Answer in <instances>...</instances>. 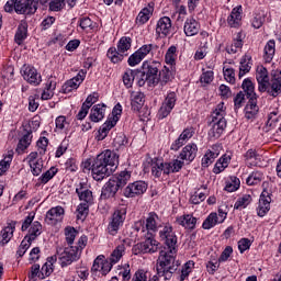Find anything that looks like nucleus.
<instances>
[{
  "mask_svg": "<svg viewBox=\"0 0 281 281\" xmlns=\"http://www.w3.org/2000/svg\"><path fill=\"white\" fill-rule=\"evenodd\" d=\"M260 108L258 106V97L248 99V103L245 108V117L246 120H254L258 115Z\"/></svg>",
  "mask_w": 281,
  "mask_h": 281,
  "instance_id": "21",
  "label": "nucleus"
},
{
  "mask_svg": "<svg viewBox=\"0 0 281 281\" xmlns=\"http://www.w3.org/2000/svg\"><path fill=\"white\" fill-rule=\"evenodd\" d=\"M256 78L259 85L258 90L260 93H265V91H267V85H269V71H267V68L257 70Z\"/></svg>",
  "mask_w": 281,
  "mask_h": 281,
  "instance_id": "23",
  "label": "nucleus"
},
{
  "mask_svg": "<svg viewBox=\"0 0 281 281\" xmlns=\"http://www.w3.org/2000/svg\"><path fill=\"white\" fill-rule=\"evenodd\" d=\"M218 225V214L211 213L203 222V229H212V227H216Z\"/></svg>",
  "mask_w": 281,
  "mask_h": 281,
  "instance_id": "46",
  "label": "nucleus"
},
{
  "mask_svg": "<svg viewBox=\"0 0 281 281\" xmlns=\"http://www.w3.org/2000/svg\"><path fill=\"white\" fill-rule=\"evenodd\" d=\"M170 30H172V21L170 20V18H161L157 23V34H164V36H168V34H170Z\"/></svg>",
  "mask_w": 281,
  "mask_h": 281,
  "instance_id": "28",
  "label": "nucleus"
},
{
  "mask_svg": "<svg viewBox=\"0 0 281 281\" xmlns=\"http://www.w3.org/2000/svg\"><path fill=\"white\" fill-rule=\"evenodd\" d=\"M113 146L116 150L125 148L126 144H128V138H126V134L123 132L113 134Z\"/></svg>",
  "mask_w": 281,
  "mask_h": 281,
  "instance_id": "40",
  "label": "nucleus"
},
{
  "mask_svg": "<svg viewBox=\"0 0 281 281\" xmlns=\"http://www.w3.org/2000/svg\"><path fill=\"white\" fill-rule=\"evenodd\" d=\"M193 136H194V128L187 127L186 130H183L180 136L171 144V149L179 150V148L188 144V139H192Z\"/></svg>",
  "mask_w": 281,
  "mask_h": 281,
  "instance_id": "19",
  "label": "nucleus"
},
{
  "mask_svg": "<svg viewBox=\"0 0 281 281\" xmlns=\"http://www.w3.org/2000/svg\"><path fill=\"white\" fill-rule=\"evenodd\" d=\"M159 216L156 213H149L146 220V228L150 234H155L157 232V220Z\"/></svg>",
  "mask_w": 281,
  "mask_h": 281,
  "instance_id": "45",
  "label": "nucleus"
},
{
  "mask_svg": "<svg viewBox=\"0 0 281 281\" xmlns=\"http://www.w3.org/2000/svg\"><path fill=\"white\" fill-rule=\"evenodd\" d=\"M216 157H218V151L207 150L202 158V167L209 168L211 164H214V159H216Z\"/></svg>",
  "mask_w": 281,
  "mask_h": 281,
  "instance_id": "47",
  "label": "nucleus"
},
{
  "mask_svg": "<svg viewBox=\"0 0 281 281\" xmlns=\"http://www.w3.org/2000/svg\"><path fill=\"white\" fill-rule=\"evenodd\" d=\"M65 8V0H52L49 2V10L52 12H60Z\"/></svg>",
  "mask_w": 281,
  "mask_h": 281,
  "instance_id": "58",
  "label": "nucleus"
},
{
  "mask_svg": "<svg viewBox=\"0 0 281 281\" xmlns=\"http://www.w3.org/2000/svg\"><path fill=\"white\" fill-rule=\"evenodd\" d=\"M16 14H34L37 10L36 1L34 0H15Z\"/></svg>",
  "mask_w": 281,
  "mask_h": 281,
  "instance_id": "14",
  "label": "nucleus"
},
{
  "mask_svg": "<svg viewBox=\"0 0 281 281\" xmlns=\"http://www.w3.org/2000/svg\"><path fill=\"white\" fill-rule=\"evenodd\" d=\"M209 126L211 127L209 131V136L211 139H218V137L223 135L225 128H227V120H225L223 116H220L218 119L212 117Z\"/></svg>",
  "mask_w": 281,
  "mask_h": 281,
  "instance_id": "9",
  "label": "nucleus"
},
{
  "mask_svg": "<svg viewBox=\"0 0 281 281\" xmlns=\"http://www.w3.org/2000/svg\"><path fill=\"white\" fill-rule=\"evenodd\" d=\"M143 58H146L148 54L151 56L159 52V46L157 44H145L138 50H136Z\"/></svg>",
  "mask_w": 281,
  "mask_h": 281,
  "instance_id": "41",
  "label": "nucleus"
},
{
  "mask_svg": "<svg viewBox=\"0 0 281 281\" xmlns=\"http://www.w3.org/2000/svg\"><path fill=\"white\" fill-rule=\"evenodd\" d=\"M175 104H177V93L169 92L158 111L159 120L168 117L175 109Z\"/></svg>",
  "mask_w": 281,
  "mask_h": 281,
  "instance_id": "10",
  "label": "nucleus"
},
{
  "mask_svg": "<svg viewBox=\"0 0 281 281\" xmlns=\"http://www.w3.org/2000/svg\"><path fill=\"white\" fill-rule=\"evenodd\" d=\"M170 80H172V70L165 66L158 74V85L166 87Z\"/></svg>",
  "mask_w": 281,
  "mask_h": 281,
  "instance_id": "37",
  "label": "nucleus"
},
{
  "mask_svg": "<svg viewBox=\"0 0 281 281\" xmlns=\"http://www.w3.org/2000/svg\"><path fill=\"white\" fill-rule=\"evenodd\" d=\"M56 172H58V170L52 167L49 170L43 173L41 177L42 183H47L48 181H50V179H54V177L56 176Z\"/></svg>",
  "mask_w": 281,
  "mask_h": 281,
  "instance_id": "59",
  "label": "nucleus"
},
{
  "mask_svg": "<svg viewBox=\"0 0 281 281\" xmlns=\"http://www.w3.org/2000/svg\"><path fill=\"white\" fill-rule=\"evenodd\" d=\"M10 164H12V156H7L0 161V177L10 170Z\"/></svg>",
  "mask_w": 281,
  "mask_h": 281,
  "instance_id": "55",
  "label": "nucleus"
},
{
  "mask_svg": "<svg viewBox=\"0 0 281 281\" xmlns=\"http://www.w3.org/2000/svg\"><path fill=\"white\" fill-rule=\"evenodd\" d=\"M111 269H113V265L109 259L104 258V255L98 256L92 265L91 271L92 273H101V276H106L111 272Z\"/></svg>",
  "mask_w": 281,
  "mask_h": 281,
  "instance_id": "11",
  "label": "nucleus"
},
{
  "mask_svg": "<svg viewBox=\"0 0 281 281\" xmlns=\"http://www.w3.org/2000/svg\"><path fill=\"white\" fill-rule=\"evenodd\" d=\"M143 57L138 54L136 50L134 54H132L127 60L130 67H135V65H139V63L143 61Z\"/></svg>",
  "mask_w": 281,
  "mask_h": 281,
  "instance_id": "61",
  "label": "nucleus"
},
{
  "mask_svg": "<svg viewBox=\"0 0 281 281\" xmlns=\"http://www.w3.org/2000/svg\"><path fill=\"white\" fill-rule=\"evenodd\" d=\"M151 11L148 8H144L136 18V23L139 25H144V23H148L150 19Z\"/></svg>",
  "mask_w": 281,
  "mask_h": 281,
  "instance_id": "49",
  "label": "nucleus"
},
{
  "mask_svg": "<svg viewBox=\"0 0 281 281\" xmlns=\"http://www.w3.org/2000/svg\"><path fill=\"white\" fill-rule=\"evenodd\" d=\"M241 89H244V92L246 93L248 100L251 98H258L256 94V87L254 86V82L251 79L246 78L241 83Z\"/></svg>",
  "mask_w": 281,
  "mask_h": 281,
  "instance_id": "39",
  "label": "nucleus"
},
{
  "mask_svg": "<svg viewBox=\"0 0 281 281\" xmlns=\"http://www.w3.org/2000/svg\"><path fill=\"white\" fill-rule=\"evenodd\" d=\"M23 78L29 82V85H33V87H38L41 82H43V78L41 77V74H38V70L34 67H25L23 70Z\"/></svg>",
  "mask_w": 281,
  "mask_h": 281,
  "instance_id": "16",
  "label": "nucleus"
},
{
  "mask_svg": "<svg viewBox=\"0 0 281 281\" xmlns=\"http://www.w3.org/2000/svg\"><path fill=\"white\" fill-rule=\"evenodd\" d=\"M77 235L78 231H76V228L71 226L65 228L66 243H68V245H72L74 240H76Z\"/></svg>",
  "mask_w": 281,
  "mask_h": 281,
  "instance_id": "53",
  "label": "nucleus"
},
{
  "mask_svg": "<svg viewBox=\"0 0 281 281\" xmlns=\"http://www.w3.org/2000/svg\"><path fill=\"white\" fill-rule=\"evenodd\" d=\"M201 30V24L194 20V18L187 19L184 22L186 36H196Z\"/></svg>",
  "mask_w": 281,
  "mask_h": 281,
  "instance_id": "25",
  "label": "nucleus"
},
{
  "mask_svg": "<svg viewBox=\"0 0 281 281\" xmlns=\"http://www.w3.org/2000/svg\"><path fill=\"white\" fill-rule=\"evenodd\" d=\"M76 192L80 201H85L87 205H89V203H93V192H91V190L80 187L76 189Z\"/></svg>",
  "mask_w": 281,
  "mask_h": 281,
  "instance_id": "43",
  "label": "nucleus"
},
{
  "mask_svg": "<svg viewBox=\"0 0 281 281\" xmlns=\"http://www.w3.org/2000/svg\"><path fill=\"white\" fill-rule=\"evenodd\" d=\"M158 249L159 241L149 237L145 241L136 244L132 251L135 256H139V254H155Z\"/></svg>",
  "mask_w": 281,
  "mask_h": 281,
  "instance_id": "7",
  "label": "nucleus"
},
{
  "mask_svg": "<svg viewBox=\"0 0 281 281\" xmlns=\"http://www.w3.org/2000/svg\"><path fill=\"white\" fill-rule=\"evenodd\" d=\"M124 221H126V206H120L110 218L106 228L110 236H117V232H120V227L124 225Z\"/></svg>",
  "mask_w": 281,
  "mask_h": 281,
  "instance_id": "6",
  "label": "nucleus"
},
{
  "mask_svg": "<svg viewBox=\"0 0 281 281\" xmlns=\"http://www.w3.org/2000/svg\"><path fill=\"white\" fill-rule=\"evenodd\" d=\"M16 221H10L7 223V226L1 231L0 234V245L5 247L12 240L14 236V231L16 229Z\"/></svg>",
  "mask_w": 281,
  "mask_h": 281,
  "instance_id": "17",
  "label": "nucleus"
},
{
  "mask_svg": "<svg viewBox=\"0 0 281 281\" xmlns=\"http://www.w3.org/2000/svg\"><path fill=\"white\" fill-rule=\"evenodd\" d=\"M112 179L120 186L124 188L131 181V171H121L117 176H113Z\"/></svg>",
  "mask_w": 281,
  "mask_h": 281,
  "instance_id": "44",
  "label": "nucleus"
},
{
  "mask_svg": "<svg viewBox=\"0 0 281 281\" xmlns=\"http://www.w3.org/2000/svg\"><path fill=\"white\" fill-rule=\"evenodd\" d=\"M131 37L123 36L119 41L117 48L111 47L108 50V58L114 64L122 63L124 60V53L131 49Z\"/></svg>",
  "mask_w": 281,
  "mask_h": 281,
  "instance_id": "5",
  "label": "nucleus"
},
{
  "mask_svg": "<svg viewBox=\"0 0 281 281\" xmlns=\"http://www.w3.org/2000/svg\"><path fill=\"white\" fill-rule=\"evenodd\" d=\"M119 120L120 117L117 116L110 117L105 123L102 124V126L98 132L99 133V135L97 136L98 142H102V139H104L106 135H109V131H111V128H113L115 124H117Z\"/></svg>",
  "mask_w": 281,
  "mask_h": 281,
  "instance_id": "22",
  "label": "nucleus"
},
{
  "mask_svg": "<svg viewBox=\"0 0 281 281\" xmlns=\"http://www.w3.org/2000/svg\"><path fill=\"white\" fill-rule=\"evenodd\" d=\"M159 69H161V63L144 61L143 71L138 70V87H144V85H147V87H157L159 85Z\"/></svg>",
  "mask_w": 281,
  "mask_h": 281,
  "instance_id": "3",
  "label": "nucleus"
},
{
  "mask_svg": "<svg viewBox=\"0 0 281 281\" xmlns=\"http://www.w3.org/2000/svg\"><path fill=\"white\" fill-rule=\"evenodd\" d=\"M78 87H80V83L72 78L63 86V89L65 93H71V91L78 89Z\"/></svg>",
  "mask_w": 281,
  "mask_h": 281,
  "instance_id": "56",
  "label": "nucleus"
},
{
  "mask_svg": "<svg viewBox=\"0 0 281 281\" xmlns=\"http://www.w3.org/2000/svg\"><path fill=\"white\" fill-rule=\"evenodd\" d=\"M121 189L122 187L117 184L113 178H111L102 188L101 199L104 201H106V199H113Z\"/></svg>",
  "mask_w": 281,
  "mask_h": 281,
  "instance_id": "15",
  "label": "nucleus"
},
{
  "mask_svg": "<svg viewBox=\"0 0 281 281\" xmlns=\"http://www.w3.org/2000/svg\"><path fill=\"white\" fill-rule=\"evenodd\" d=\"M268 95L271 98H278L281 94V71L273 70L271 72V79L268 81L267 89Z\"/></svg>",
  "mask_w": 281,
  "mask_h": 281,
  "instance_id": "8",
  "label": "nucleus"
},
{
  "mask_svg": "<svg viewBox=\"0 0 281 281\" xmlns=\"http://www.w3.org/2000/svg\"><path fill=\"white\" fill-rule=\"evenodd\" d=\"M30 167L32 169L34 177H38V175H41V172H43V162H41L38 160L35 162H31Z\"/></svg>",
  "mask_w": 281,
  "mask_h": 281,
  "instance_id": "63",
  "label": "nucleus"
},
{
  "mask_svg": "<svg viewBox=\"0 0 281 281\" xmlns=\"http://www.w3.org/2000/svg\"><path fill=\"white\" fill-rule=\"evenodd\" d=\"M183 160L175 159L172 162H164L159 159H154L151 164V173L154 177H161L164 175H170V172H179L183 168Z\"/></svg>",
  "mask_w": 281,
  "mask_h": 281,
  "instance_id": "4",
  "label": "nucleus"
},
{
  "mask_svg": "<svg viewBox=\"0 0 281 281\" xmlns=\"http://www.w3.org/2000/svg\"><path fill=\"white\" fill-rule=\"evenodd\" d=\"M194 266L193 262L189 261L184 265V267L180 270V281H184L188 276H190V272L192 271V267Z\"/></svg>",
  "mask_w": 281,
  "mask_h": 281,
  "instance_id": "60",
  "label": "nucleus"
},
{
  "mask_svg": "<svg viewBox=\"0 0 281 281\" xmlns=\"http://www.w3.org/2000/svg\"><path fill=\"white\" fill-rule=\"evenodd\" d=\"M178 225H181L186 229H194L196 227V217L187 214L177 218Z\"/></svg>",
  "mask_w": 281,
  "mask_h": 281,
  "instance_id": "32",
  "label": "nucleus"
},
{
  "mask_svg": "<svg viewBox=\"0 0 281 281\" xmlns=\"http://www.w3.org/2000/svg\"><path fill=\"white\" fill-rule=\"evenodd\" d=\"M161 240H165L167 248L160 250V255L157 260V276L165 280H170L172 273L179 271V261H175V254H177V234L172 228V225L166 224L159 232Z\"/></svg>",
  "mask_w": 281,
  "mask_h": 281,
  "instance_id": "1",
  "label": "nucleus"
},
{
  "mask_svg": "<svg viewBox=\"0 0 281 281\" xmlns=\"http://www.w3.org/2000/svg\"><path fill=\"white\" fill-rule=\"evenodd\" d=\"M198 151L199 147H196V144H189L183 147L179 157L182 161H194Z\"/></svg>",
  "mask_w": 281,
  "mask_h": 281,
  "instance_id": "20",
  "label": "nucleus"
},
{
  "mask_svg": "<svg viewBox=\"0 0 281 281\" xmlns=\"http://www.w3.org/2000/svg\"><path fill=\"white\" fill-rule=\"evenodd\" d=\"M31 144H32V130L26 131V133L21 137V139L18 143L16 153H19V155L25 153V150L30 148Z\"/></svg>",
  "mask_w": 281,
  "mask_h": 281,
  "instance_id": "29",
  "label": "nucleus"
},
{
  "mask_svg": "<svg viewBox=\"0 0 281 281\" xmlns=\"http://www.w3.org/2000/svg\"><path fill=\"white\" fill-rule=\"evenodd\" d=\"M241 34L238 33L236 36V40L234 41V43L231 46V52H228V54H236V52H238V49H240V47H243V38H241Z\"/></svg>",
  "mask_w": 281,
  "mask_h": 281,
  "instance_id": "57",
  "label": "nucleus"
},
{
  "mask_svg": "<svg viewBox=\"0 0 281 281\" xmlns=\"http://www.w3.org/2000/svg\"><path fill=\"white\" fill-rule=\"evenodd\" d=\"M42 232L43 225H41L38 221H35L29 228V234L24 238H26V240H30L31 243H34V239L38 238Z\"/></svg>",
  "mask_w": 281,
  "mask_h": 281,
  "instance_id": "33",
  "label": "nucleus"
},
{
  "mask_svg": "<svg viewBox=\"0 0 281 281\" xmlns=\"http://www.w3.org/2000/svg\"><path fill=\"white\" fill-rule=\"evenodd\" d=\"M124 251H126V246L124 244H120L111 254L110 258L108 259L111 262L112 267L117 265L124 256Z\"/></svg>",
  "mask_w": 281,
  "mask_h": 281,
  "instance_id": "35",
  "label": "nucleus"
},
{
  "mask_svg": "<svg viewBox=\"0 0 281 281\" xmlns=\"http://www.w3.org/2000/svg\"><path fill=\"white\" fill-rule=\"evenodd\" d=\"M135 78L136 80H139V70H127L124 72L123 75V82H124V86L127 88V89H131V87H133V82L135 81Z\"/></svg>",
  "mask_w": 281,
  "mask_h": 281,
  "instance_id": "36",
  "label": "nucleus"
},
{
  "mask_svg": "<svg viewBox=\"0 0 281 281\" xmlns=\"http://www.w3.org/2000/svg\"><path fill=\"white\" fill-rule=\"evenodd\" d=\"M269 210H271V195H269V191L265 189L259 199L257 214L260 217L266 216Z\"/></svg>",
  "mask_w": 281,
  "mask_h": 281,
  "instance_id": "18",
  "label": "nucleus"
},
{
  "mask_svg": "<svg viewBox=\"0 0 281 281\" xmlns=\"http://www.w3.org/2000/svg\"><path fill=\"white\" fill-rule=\"evenodd\" d=\"M89 215V204L81 203L77 207V220L78 221H85L87 216Z\"/></svg>",
  "mask_w": 281,
  "mask_h": 281,
  "instance_id": "51",
  "label": "nucleus"
},
{
  "mask_svg": "<svg viewBox=\"0 0 281 281\" xmlns=\"http://www.w3.org/2000/svg\"><path fill=\"white\" fill-rule=\"evenodd\" d=\"M243 7H236L232 10L227 23L231 27H240V21H243Z\"/></svg>",
  "mask_w": 281,
  "mask_h": 281,
  "instance_id": "24",
  "label": "nucleus"
},
{
  "mask_svg": "<svg viewBox=\"0 0 281 281\" xmlns=\"http://www.w3.org/2000/svg\"><path fill=\"white\" fill-rule=\"evenodd\" d=\"M80 258V254H78V248H74V246L66 247L64 251L59 255V262L61 267H69L71 262H76Z\"/></svg>",
  "mask_w": 281,
  "mask_h": 281,
  "instance_id": "13",
  "label": "nucleus"
},
{
  "mask_svg": "<svg viewBox=\"0 0 281 281\" xmlns=\"http://www.w3.org/2000/svg\"><path fill=\"white\" fill-rule=\"evenodd\" d=\"M234 104H235V111H238V109L243 108V104H245V94L243 91H239L236 97L234 98Z\"/></svg>",
  "mask_w": 281,
  "mask_h": 281,
  "instance_id": "62",
  "label": "nucleus"
},
{
  "mask_svg": "<svg viewBox=\"0 0 281 281\" xmlns=\"http://www.w3.org/2000/svg\"><path fill=\"white\" fill-rule=\"evenodd\" d=\"M259 157L260 155L256 154V150L254 149H249L245 155L246 160L249 161V166H258Z\"/></svg>",
  "mask_w": 281,
  "mask_h": 281,
  "instance_id": "54",
  "label": "nucleus"
},
{
  "mask_svg": "<svg viewBox=\"0 0 281 281\" xmlns=\"http://www.w3.org/2000/svg\"><path fill=\"white\" fill-rule=\"evenodd\" d=\"M119 156L114 151L106 149L99 154L91 166L92 178L94 181H102L111 177L117 169Z\"/></svg>",
  "mask_w": 281,
  "mask_h": 281,
  "instance_id": "2",
  "label": "nucleus"
},
{
  "mask_svg": "<svg viewBox=\"0 0 281 281\" xmlns=\"http://www.w3.org/2000/svg\"><path fill=\"white\" fill-rule=\"evenodd\" d=\"M148 190V184L144 181H135L133 183H130L125 189H124V196L127 199H133L134 196H139V194H144Z\"/></svg>",
  "mask_w": 281,
  "mask_h": 281,
  "instance_id": "12",
  "label": "nucleus"
},
{
  "mask_svg": "<svg viewBox=\"0 0 281 281\" xmlns=\"http://www.w3.org/2000/svg\"><path fill=\"white\" fill-rule=\"evenodd\" d=\"M65 215V209L63 206L52 207L46 213V221H53L54 223H58V221H63V216Z\"/></svg>",
  "mask_w": 281,
  "mask_h": 281,
  "instance_id": "31",
  "label": "nucleus"
},
{
  "mask_svg": "<svg viewBox=\"0 0 281 281\" xmlns=\"http://www.w3.org/2000/svg\"><path fill=\"white\" fill-rule=\"evenodd\" d=\"M25 38H27V22L22 21L15 32L14 42L16 45H23Z\"/></svg>",
  "mask_w": 281,
  "mask_h": 281,
  "instance_id": "30",
  "label": "nucleus"
},
{
  "mask_svg": "<svg viewBox=\"0 0 281 281\" xmlns=\"http://www.w3.org/2000/svg\"><path fill=\"white\" fill-rule=\"evenodd\" d=\"M56 262V256L49 257L47 262L44 263L41 268V280L49 278L54 273V263Z\"/></svg>",
  "mask_w": 281,
  "mask_h": 281,
  "instance_id": "34",
  "label": "nucleus"
},
{
  "mask_svg": "<svg viewBox=\"0 0 281 281\" xmlns=\"http://www.w3.org/2000/svg\"><path fill=\"white\" fill-rule=\"evenodd\" d=\"M251 71V56L245 55L240 60L238 78H243Z\"/></svg>",
  "mask_w": 281,
  "mask_h": 281,
  "instance_id": "38",
  "label": "nucleus"
},
{
  "mask_svg": "<svg viewBox=\"0 0 281 281\" xmlns=\"http://www.w3.org/2000/svg\"><path fill=\"white\" fill-rule=\"evenodd\" d=\"M105 113H106L105 104L93 105L90 112L91 122H102V120H104Z\"/></svg>",
  "mask_w": 281,
  "mask_h": 281,
  "instance_id": "26",
  "label": "nucleus"
},
{
  "mask_svg": "<svg viewBox=\"0 0 281 281\" xmlns=\"http://www.w3.org/2000/svg\"><path fill=\"white\" fill-rule=\"evenodd\" d=\"M273 56H276V41L270 40L265 46L263 58L266 63H271V60H273Z\"/></svg>",
  "mask_w": 281,
  "mask_h": 281,
  "instance_id": "42",
  "label": "nucleus"
},
{
  "mask_svg": "<svg viewBox=\"0 0 281 281\" xmlns=\"http://www.w3.org/2000/svg\"><path fill=\"white\" fill-rule=\"evenodd\" d=\"M205 199V193H199L196 191L193 195L190 198V203L193 205H199V203H203V200Z\"/></svg>",
  "mask_w": 281,
  "mask_h": 281,
  "instance_id": "64",
  "label": "nucleus"
},
{
  "mask_svg": "<svg viewBox=\"0 0 281 281\" xmlns=\"http://www.w3.org/2000/svg\"><path fill=\"white\" fill-rule=\"evenodd\" d=\"M265 179V175L260 171L252 172L246 180L247 186H258Z\"/></svg>",
  "mask_w": 281,
  "mask_h": 281,
  "instance_id": "48",
  "label": "nucleus"
},
{
  "mask_svg": "<svg viewBox=\"0 0 281 281\" xmlns=\"http://www.w3.org/2000/svg\"><path fill=\"white\" fill-rule=\"evenodd\" d=\"M144 92H132L131 93V105L132 110L139 112L142 111V108L144 106L145 100Z\"/></svg>",
  "mask_w": 281,
  "mask_h": 281,
  "instance_id": "27",
  "label": "nucleus"
},
{
  "mask_svg": "<svg viewBox=\"0 0 281 281\" xmlns=\"http://www.w3.org/2000/svg\"><path fill=\"white\" fill-rule=\"evenodd\" d=\"M251 201H252L251 195L245 194L236 201L234 205V210L245 209L247 207V205H249V203H251Z\"/></svg>",
  "mask_w": 281,
  "mask_h": 281,
  "instance_id": "50",
  "label": "nucleus"
},
{
  "mask_svg": "<svg viewBox=\"0 0 281 281\" xmlns=\"http://www.w3.org/2000/svg\"><path fill=\"white\" fill-rule=\"evenodd\" d=\"M30 247H32V241L24 237L16 251L19 258H23V256H25V252L30 249Z\"/></svg>",
  "mask_w": 281,
  "mask_h": 281,
  "instance_id": "52",
  "label": "nucleus"
}]
</instances>
